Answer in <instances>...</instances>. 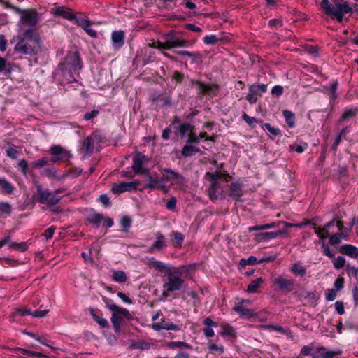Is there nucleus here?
<instances>
[{
	"label": "nucleus",
	"mask_w": 358,
	"mask_h": 358,
	"mask_svg": "<svg viewBox=\"0 0 358 358\" xmlns=\"http://www.w3.org/2000/svg\"><path fill=\"white\" fill-rule=\"evenodd\" d=\"M168 346L170 347V348H176V347H178V348H181V347H185L186 348H191V346L189 344L185 343V342H182V341H172V342H169L168 343Z\"/></svg>",
	"instance_id": "51"
},
{
	"label": "nucleus",
	"mask_w": 358,
	"mask_h": 358,
	"mask_svg": "<svg viewBox=\"0 0 358 358\" xmlns=\"http://www.w3.org/2000/svg\"><path fill=\"white\" fill-rule=\"evenodd\" d=\"M80 69V59L78 52H71L66 56L64 62L60 63L59 71L69 83H71L76 80L74 74Z\"/></svg>",
	"instance_id": "2"
},
{
	"label": "nucleus",
	"mask_w": 358,
	"mask_h": 358,
	"mask_svg": "<svg viewBox=\"0 0 358 358\" xmlns=\"http://www.w3.org/2000/svg\"><path fill=\"white\" fill-rule=\"evenodd\" d=\"M149 159L140 152H136L133 156L132 169L136 174H145L149 173V169L143 166Z\"/></svg>",
	"instance_id": "6"
},
{
	"label": "nucleus",
	"mask_w": 358,
	"mask_h": 358,
	"mask_svg": "<svg viewBox=\"0 0 358 358\" xmlns=\"http://www.w3.org/2000/svg\"><path fill=\"white\" fill-rule=\"evenodd\" d=\"M164 171L171 176L172 178L168 176L166 179L168 180H171L173 183L176 182L179 185H183L185 182V178L178 172H176L169 168L165 169Z\"/></svg>",
	"instance_id": "22"
},
{
	"label": "nucleus",
	"mask_w": 358,
	"mask_h": 358,
	"mask_svg": "<svg viewBox=\"0 0 358 358\" xmlns=\"http://www.w3.org/2000/svg\"><path fill=\"white\" fill-rule=\"evenodd\" d=\"M50 152L52 155L51 161L53 162L68 160L72 157L69 151L66 150L60 145H53L50 148Z\"/></svg>",
	"instance_id": "8"
},
{
	"label": "nucleus",
	"mask_w": 358,
	"mask_h": 358,
	"mask_svg": "<svg viewBox=\"0 0 358 358\" xmlns=\"http://www.w3.org/2000/svg\"><path fill=\"white\" fill-rule=\"evenodd\" d=\"M307 148L308 144L306 143L300 145L290 146L291 150H294L298 153H302Z\"/></svg>",
	"instance_id": "56"
},
{
	"label": "nucleus",
	"mask_w": 358,
	"mask_h": 358,
	"mask_svg": "<svg viewBox=\"0 0 358 358\" xmlns=\"http://www.w3.org/2000/svg\"><path fill=\"white\" fill-rule=\"evenodd\" d=\"M37 192L39 196V202L49 206L55 205L61 199V197L57 195L61 192L60 190L50 192L48 189H43L41 187H38Z\"/></svg>",
	"instance_id": "5"
},
{
	"label": "nucleus",
	"mask_w": 358,
	"mask_h": 358,
	"mask_svg": "<svg viewBox=\"0 0 358 358\" xmlns=\"http://www.w3.org/2000/svg\"><path fill=\"white\" fill-rule=\"evenodd\" d=\"M263 282V279L262 278H258L253 280L250 284L248 285L247 291L249 293H255L257 291L258 287Z\"/></svg>",
	"instance_id": "32"
},
{
	"label": "nucleus",
	"mask_w": 358,
	"mask_h": 358,
	"mask_svg": "<svg viewBox=\"0 0 358 358\" xmlns=\"http://www.w3.org/2000/svg\"><path fill=\"white\" fill-rule=\"evenodd\" d=\"M199 150L192 145H185L182 150V155L185 157H189L193 153L198 152Z\"/></svg>",
	"instance_id": "43"
},
{
	"label": "nucleus",
	"mask_w": 358,
	"mask_h": 358,
	"mask_svg": "<svg viewBox=\"0 0 358 358\" xmlns=\"http://www.w3.org/2000/svg\"><path fill=\"white\" fill-rule=\"evenodd\" d=\"M209 196L211 199H217L220 197L221 195V191H220V183L215 182V183H210V187H209Z\"/></svg>",
	"instance_id": "27"
},
{
	"label": "nucleus",
	"mask_w": 358,
	"mask_h": 358,
	"mask_svg": "<svg viewBox=\"0 0 358 358\" xmlns=\"http://www.w3.org/2000/svg\"><path fill=\"white\" fill-rule=\"evenodd\" d=\"M39 19V15L34 10H26L24 13L20 17V22L29 26H35Z\"/></svg>",
	"instance_id": "11"
},
{
	"label": "nucleus",
	"mask_w": 358,
	"mask_h": 358,
	"mask_svg": "<svg viewBox=\"0 0 358 358\" xmlns=\"http://www.w3.org/2000/svg\"><path fill=\"white\" fill-rule=\"evenodd\" d=\"M346 271L349 275H352L355 277H358V268L350 264L346 266Z\"/></svg>",
	"instance_id": "54"
},
{
	"label": "nucleus",
	"mask_w": 358,
	"mask_h": 358,
	"mask_svg": "<svg viewBox=\"0 0 358 358\" xmlns=\"http://www.w3.org/2000/svg\"><path fill=\"white\" fill-rule=\"evenodd\" d=\"M113 278L115 281L122 283L127 280V275L122 271H115L113 274Z\"/></svg>",
	"instance_id": "40"
},
{
	"label": "nucleus",
	"mask_w": 358,
	"mask_h": 358,
	"mask_svg": "<svg viewBox=\"0 0 358 358\" xmlns=\"http://www.w3.org/2000/svg\"><path fill=\"white\" fill-rule=\"evenodd\" d=\"M147 176V178L148 180V183L146 185V187L150 189H155V188H160L163 189L164 192H166V187L164 185H163L161 182V181L157 179L153 178L150 174V172L148 173H145Z\"/></svg>",
	"instance_id": "24"
},
{
	"label": "nucleus",
	"mask_w": 358,
	"mask_h": 358,
	"mask_svg": "<svg viewBox=\"0 0 358 358\" xmlns=\"http://www.w3.org/2000/svg\"><path fill=\"white\" fill-rule=\"evenodd\" d=\"M173 235L176 241L177 245L180 248L184 240V236L181 233L176 231L173 232Z\"/></svg>",
	"instance_id": "58"
},
{
	"label": "nucleus",
	"mask_w": 358,
	"mask_h": 358,
	"mask_svg": "<svg viewBox=\"0 0 358 358\" xmlns=\"http://www.w3.org/2000/svg\"><path fill=\"white\" fill-rule=\"evenodd\" d=\"M166 247V244L165 242V238L164 235L161 232H157L156 234V240L152 243V245L148 248V252L150 253H153L155 251H160L163 248Z\"/></svg>",
	"instance_id": "13"
},
{
	"label": "nucleus",
	"mask_w": 358,
	"mask_h": 358,
	"mask_svg": "<svg viewBox=\"0 0 358 358\" xmlns=\"http://www.w3.org/2000/svg\"><path fill=\"white\" fill-rule=\"evenodd\" d=\"M273 283L277 287L278 290L290 292L294 289V280L288 279L282 275H280L273 280Z\"/></svg>",
	"instance_id": "7"
},
{
	"label": "nucleus",
	"mask_w": 358,
	"mask_h": 358,
	"mask_svg": "<svg viewBox=\"0 0 358 358\" xmlns=\"http://www.w3.org/2000/svg\"><path fill=\"white\" fill-rule=\"evenodd\" d=\"M133 348L141 349V350H148L150 348V344L145 341H138L132 344Z\"/></svg>",
	"instance_id": "48"
},
{
	"label": "nucleus",
	"mask_w": 358,
	"mask_h": 358,
	"mask_svg": "<svg viewBox=\"0 0 358 358\" xmlns=\"http://www.w3.org/2000/svg\"><path fill=\"white\" fill-rule=\"evenodd\" d=\"M206 177H208L210 183L218 182L222 178V175L217 172L215 173H206Z\"/></svg>",
	"instance_id": "46"
},
{
	"label": "nucleus",
	"mask_w": 358,
	"mask_h": 358,
	"mask_svg": "<svg viewBox=\"0 0 358 358\" xmlns=\"http://www.w3.org/2000/svg\"><path fill=\"white\" fill-rule=\"evenodd\" d=\"M11 206L7 202H0V214L10 215Z\"/></svg>",
	"instance_id": "45"
},
{
	"label": "nucleus",
	"mask_w": 358,
	"mask_h": 358,
	"mask_svg": "<svg viewBox=\"0 0 358 358\" xmlns=\"http://www.w3.org/2000/svg\"><path fill=\"white\" fill-rule=\"evenodd\" d=\"M25 40H28L29 42L38 45L40 43V39L38 36L34 31L31 29H27L24 33V36L22 37Z\"/></svg>",
	"instance_id": "26"
},
{
	"label": "nucleus",
	"mask_w": 358,
	"mask_h": 358,
	"mask_svg": "<svg viewBox=\"0 0 358 358\" xmlns=\"http://www.w3.org/2000/svg\"><path fill=\"white\" fill-rule=\"evenodd\" d=\"M106 307L113 312L111 322L116 334H120V325L124 319L130 320L131 315L126 308L115 305L110 299L105 301Z\"/></svg>",
	"instance_id": "4"
},
{
	"label": "nucleus",
	"mask_w": 358,
	"mask_h": 358,
	"mask_svg": "<svg viewBox=\"0 0 358 358\" xmlns=\"http://www.w3.org/2000/svg\"><path fill=\"white\" fill-rule=\"evenodd\" d=\"M83 29L91 37H97V32L94 29L91 28V22L86 27H85Z\"/></svg>",
	"instance_id": "59"
},
{
	"label": "nucleus",
	"mask_w": 358,
	"mask_h": 358,
	"mask_svg": "<svg viewBox=\"0 0 358 358\" xmlns=\"http://www.w3.org/2000/svg\"><path fill=\"white\" fill-rule=\"evenodd\" d=\"M337 88V83H334L331 84L329 87H327V90L329 92V95L332 99H335L336 98V90Z\"/></svg>",
	"instance_id": "61"
},
{
	"label": "nucleus",
	"mask_w": 358,
	"mask_h": 358,
	"mask_svg": "<svg viewBox=\"0 0 358 358\" xmlns=\"http://www.w3.org/2000/svg\"><path fill=\"white\" fill-rule=\"evenodd\" d=\"M276 238V235L273 234V231L261 232L255 234V239L257 241Z\"/></svg>",
	"instance_id": "33"
},
{
	"label": "nucleus",
	"mask_w": 358,
	"mask_h": 358,
	"mask_svg": "<svg viewBox=\"0 0 358 358\" xmlns=\"http://www.w3.org/2000/svg\"><path fill=\"white\" fill-rule=\"evenodd\" d=\"M164 39H165V41L164 42H161V41H158L156 42H153L152 43H149L148 45V46L149 48H157V49H159L161 50L172 49L171 33L166 34L164 36Z\"/></svg>",
	"instance_id": "15"
},
{
	"label": "nucleus",
	"mask_w": 358,
	"mask_h": 358,
	"mask_svg": "<svg viewBox=\"0 0 358 358\" xmlns=\"http://www.w3.org/2000/svg\"><path fill=\"white\" fill-rule=\"evenodd\" d=\"M15 351H19L21 352L22 354L28 355V356H34L37 357H45V358H50L46 355L42 354L41 352H33L28 350H25L21 348H17L14 350Z\"/></svg>",
	"instance_id": "37"
},
{
	"label": "nucleus",
	"mask_w": 358,
	"mask_h": 358,
	"mask_svg": "<svg viewBox=\"0 0 358 358\" xmlns=\"http://www.w3.org/2000/svg\"><path fill=\"white\" fill-rule=\"evenodd\" d=\"M250 88L252 90V92H255L257 95L262 94L264 93L267 90V85L265 84H252Z\"/></svg>",
	"instance_id": "35"
},
{
	"label": "nucleus",
	"mask_w": 358,
	"mask_h": 358,
	"mask_svg": "<svg viewBox=\"0 0 358 358\" xmlns=\"http://www.w3.org/2000/svg\"><path fill=\"white\" fill-rule=\"evenodd\" d=\"M176 53L181 56H187L192 59V62H196L197 59L201 57V54L200 52H191L186 50L177 51Z\"/></svg>",
	"instance_id": "34"
},
{
	"label": "nucleus",
	"mask_w": 358,
	"mask_h": 358,
	"mask_svg": "<svg viewBox=\"0 0 358 358\" xmlns=\"http://www.w3.org/2000/svg\"><path fill=\"white\" fill-rule=\"evenodd\" d=\"M52 13L55 15L62 16L64 18L69 20H73L74 18V15L71 12V10L69 8H66L65 7L55 8L52 10Z\"/></svg>",
	"instance_id": "23"
},
{
	"label": "nucleus",
	"mask_w": 358,
	"mask_h": 358,
	"mask_svg": "<svg viewBox=\"0 0 358 358\" xmlns=\"http://www.w3.org/2000/svg\"><path fill=\"white\" fill-rule=\"evenodd\" d=\"M14 49L15 52L31 55L36 52V45H33L24 38L19 37V41L16 43Z\"/></svg>",
	"instance_id": "10"
},
{
	"label": "nucleus",
	"mask_w": 358,
	"mask_h": 358,
	"mask_svg": "<svg viewBox=\"0 0 358 358\" xmlns=\"http://www.w3.org/2000/svg\"><path fill=\"white\" fill-rule=\"evenodd\" d=\"M120 224L122 228L127 230L129 228H130L131 224V218L127 215L124 216L120 221Z\"/></svg>",
	"instance_id": "52"
},
{
	"label": "nucleus",
	"mask_w": 358,
	"mask_h": 358,
	"mask_svg": "<svg viewBox=\"0 0 358 358\" xmlns=\"http://www.w3.org/2000/svg\"><path fill=\"white\" fill-rule=\"evenodd\" d=\"M342 238L347 239L348 235L343 232L336 233L329 238V243L332 245H337L341 242Z\"/></svg>",
	"instance_id": "30"
},
{
	"label": "nucleus",
	"mask_w": 358,
	"mask_h": 358,
	"mask_svg": "<svg viewBox=\"0 0 358 358\" xmlns=\"http://www.w3.org/2000/svg\"><path fill=\"white\" fill-rule=\"evenodd\" d=\"M341 350H327L324 347L317 348V351L312 353L313 358H334L335 356L341 354Z\"/></svg>",
	"instance_id": "12"
},
{
	"label": "nucleus",
	"mask_w": 358,
	"mask_h": 358,
	"mask_svg": "<svg viewBox=\"0 0 358 358\" xmlns=\"http://www.w3.org/2000/svg\"><path fill=\"white\" fill-rule=\"evenodd\" d=\"M290 271L294 275L300 277H303L306 274V269L300 262H297L292 264Z\"/></svg>",
	"instance_id": "25"
},
{
	"label": "nucleus",
	"mask_w": 358,
	"mask_h": 358,
	"mask_svg": "<svg viewBox=\"0 0 358 358\" xmlns=\"http://www.w3.org/2000/svg\"><path fill=\"white\" fill-rule=\"evenodd\" d=\"M150 264L155 268H157V269H164L165 270V274H167L168 273V268H174L173 266H168L166 264H165L164 263L160 262V261H158V260H156L155 259H150Z\"/></svg>",
	"instance_id": "38"
},
{
	"label": "nucleus",
	"mask_w": 358,
	"mask_h": 358,
	"mask_svg": "<svg viewBox=\"0 0 358 358\" xmlns=\"http://www.w3.org/2000/svg\"><path fill=\"white\" fill-rule=\"evenodd\" d=\"M218 41V38L215 35L206 36L203 38V42L207 45H214Z\"/></svg>",
	"instance_id": "53"
},
{
	"label": "nucleus",
	"mask_w": 358,
	"mask_h": 358,
	"mask_svg": "<svg viewBox=\"0 0 358 358\" xmlns=\"http://www.w3.org/2000/svg\"><path fill=\"white\" fill-rule=\"evenodd\" d=\"M125 34L123 31H115L111 34V40L115 49H120L124 43Z\"/></svg>",
	"instance_id": "16"
},
{
	"label": "nucleus",
	"mask_w": 358,
	"mask_h": 358,
	"mask_svg": "<svg viewBox=\"0 0 358 358\" xmlns=\"http://www.w3.org/2000/svg\"><path fill=\"white\" fill-rule=\"evenodd\" d=\"M243 195L241 186L238 182H232L229 187V196L235 201H239Z\"/></svg>",
	"instance_id": "19"
},
{
	"label": "nucleus",
	"mask_w": 358,
	"mask_h": 358,
	"mask_svg": "<svg viewBox=\"0 0 358 358\" xmlns=\"http://www.w3.org/2000/svg\"><path fill=\"white\" fill-rule=\"evenodd\" d=\"M221 334L222 336H234L235 335V330L232 327L225 324L222 327Z\"/></svg>",
	"instance_id": "47"
},
{
	"label": "nucleus",
	"mask_w": 358,
	"mask_h": 358,
	"mask_svg": "<svg viewBox=\"0 0 358 358\" xmlns=\"http://www.w3.org/2000/svg\"><path fill=\"white\" fill-rule=\"evenodd\" d=\"M283 116L289 127H293L295 124L294 114L289 110H285L283 111Z\"/></svg>",
	"instance_id": "39"
},
{
	"label": "nucleus",
	"mask_w": 358,
	"mask_h": 358,
	"mask_svg": "<svg viewBox=\"0 0 358 358\" xmlns=\"http://www.w3.org/2000/svg\"><path fill=\"white\" fill-rule=\"evenodd\" d=\"M90 313L94 320L102 328H106L108 326V321L101 317L96 315L93 309L90 310Z\"/></svg>",
	"instance_id": "36"
},
{
	"label": "nucleus",
	"mask_w": 358,
	"mask_h": 358,
	"mask_svg": "<svg viewBox=\"0 0 358 358\" xmlns=\"http://www.w3.org/2000/svg\"><path fill=\"white\" fill-rule=\"evenodd\" d=\"M357 111H358V110L357 108H352L346 109L343 112V113L341 116V118L343 120H349V119L353 117L354 116H355L356 114L357 113Z\"/></svg>",
	"instance_id": "42"
},
{
	"label": "nucleus",
	"mask_w": 358,
	"mask_h": 358,
	"mask_svg": "<svg viewBox=\"0 0 358 358\" xmlns=\"http://www.w3.org/2000/svg\"><path fill=\"white\" fill-rule=\"evenodd\" d=\"M10 248L15 249L20 251H25L27 249V245L24 242L22 243H10Z\"/></svg>",
	"instance_id": "50"
},
{
	"label": "nucleus",
	"mask_w": 358,
	"mask_h": 358,
	"mask_svg": "<svg viewBox=\"0 0 358 358\" xmlns=\"http://www.w3.org/2000/svg\"><path fill=\"white\" fill-rule=\"evenodd\" d=\"M340 252L352 258L358 257V248L350 245L345 244L340 248Z\"/></svg>",
	"instance_id": "20"
},
{
	"label": "nucleus",
	"mask_w": 358,
	"mask_h": 358,
	"mask_svg": "<svg viewBox=\"0 0 358 358\" xmlns=\"http://www.w3.org/2000/svg\"><path fill=\"white\" fill-rule=\"evenodd\" d=\"M244 301L242 300L241 301L235 304V306L233 308V310L239 314L241 317H246L249 318L254 315V313L252 310L248 308H245L243 306V302Z\"/></svg>",
	"instance_id": "18"
},
{
	"label": "nucleus",
	"mask_w": 358,
	"mask_h": 358,
	"mask_svg": "<svg viewBox=\"0 0 358 358\" xmlns=\"http://www.w3.org/2000/svg\"><path fill=\"white\" fill-rule=\"evenodd\" d=\"M73 20H75V22H76V24L80 26V27H82L83 29H84L85 27H86L90 22V21L83 17H76L74 15V18Z\"/></svg>",
	"instance_id": "49"
},
{
	"label": "nucleus",
	"mask_w": 358,
	"mask_h": 358,
	"mask_svg": "<svg viewBox=\"0 0 358 358\" xmlns=\"http://www.w3.org/2000/svg\"><path fill=\"white\" fill-rule=\"evenodd\" d=\"M336 8L331 6L329 0H322L321 6L327 15H332L338 22L343 21L344 14L351 13L352 8L346 1H338V0H332Z\"/></svg>",
	"instance_id": "3"
},
{
	"label": "nucleus",
	"mask_w": 358,
	"mask_h": 358,
	"mask_svg": "<svg viewBox=\"0 0 358 358\" xmlns=\"http://www.w3.org/2000/svg\"><path fill=\"white\" fill-rule=\"evenodd\" d=\"M182 273L179 267L168 268V273L162 276V296H168L170 292L179 291L185 287V280L181 278Z\"/></svg>",
	"instance_id": "1"
},
{
	"label": "nucleus",
	"mask_w": 358,
	"mask_h": 358,
	"mask_svg": "<svg viewBox=\"0 0 358 358\" xmlns=\"http://www.w3.org/2000/svg\"><path fill=\"white\" fill-rule=\"evenodd\" d=\"M333 259V264L336 269H341L345 266V259L343 257L339 256L336 258L334 257Z\"/></svg>",
	"instance_id": "44"
},
{
	"label": "nucleus",
	"mask_w": 358,
	"mask_h": 358,
	"mask_svg": "<svg viewBox=\"0 0 358 358\" xmlns=\"http://www.w3.org/2000/svg\"><path fill=\"white\" fill-rule=\"evenodd\" d=\"M0 187L8 194L13 191L12 185L5 178H0Z\"/></svg>",
	"instance_id": "41"
},
{
	"label": "nucleus",
	"mask_w": 358,
	"mask_h": 358,
	"mask_svg": "<svg viewBox=\"0 0 358 358\" xmlns=\"http://www.w3.org/2000/svg\"><path fill=\"white\" fill-rule=\"evenodd\" d=\"M139 185L140 181L138 180H134L128 182H122L120 183L114 184L111 190L115 194H119L127 191L136 189Z\"/></svg>",
	"instance_id": "9"
},
{
	"label": "nucleus",
	"mask_w": 358,
	"mask_h": 358,
	"mask_svg": "<svg viewBox=\"0 0 358 358\" xmlns=\"http://www.w3.org/2000/svg\"><path fill=\"white\" fill-rule=\"evenodd\" d=\"M48 162V160L47 158L43 157L41 159H39L38 160H36L33 162V166L35 168H41L47 164Z\"/></svg>",
	"instance_id": "55"
},
{
	"label": "nucleus",
	"mask_w": 358,
	"mask_h": 358,
	"mask_svg": "<svg viewBox=\"0 0 358 358\" xmlns=\"http://www.w3.org/2000/svg\"><path fill=\"white\" fill-rule=\"evenodd\" d=\"M15 315L24 316V315H31V312L27 308H19L16 309V310L13 313Z\"/></svg>",
	"instance_id": "62"
},
{
	"label": "nucleus",
	"mask_w": 358,
	"mask_h": 358,
	"mask_svg": "<svg viewBox=\"0 0 358 358\" xmlns=\"http://www.w3.org/2000/svg\"><path fill=\"white\" fill-rule=\"evenodd\" d=\"M191 129V125L189 123H183L179 126V132L182 136H184Z\"/></svg>",
	"instance_id": "57"
},
{
	"label": "nucleus",
	"mask_w": 358,
	"mask_h": 358,
	"mask_svg": "<svg viewBox=\"0 0 358 358\" xmlns=\"http://www.w3.org/2000/svg\"><path fill=\"white\" fill-rule=\"evenodd\" d=\"M256 94L255 92H252L251 89H249V92L246 96V99L250 103H255L257 102V98L256 96Z\"/></svg>",
	"instance_id": "64"
},
{
	"label": "nucleus",
	"mask_w": 358,
	"mask_h": 358,
	"mask_svg": "<svg viewBox=\"0 0 358 358\" xmlns=\"http://www.w3.org/2000/svg\"><path fill=\"white\" fill-rule=\"evenodd\" d=\"M335 224V220H332L328 223L325 224V226L322 228H317L315 224H313V229H315V233L317 234V236L322 238L324 239L329 235V229L333 227Z\"/></svg>",
	"instance_id": "17"
},
{
	"label": "nucleus",
	"mask_w": 358,
	"mask_h": 358,
	"mask_svg": "<svg viewBox=\"0 0 358 358\" xmlns=\"http://www.w3.org/2000/svg\"><path fill=\"white\" fill-rule=\"evenodd\" d=\"M243 120H244L248 124L252 126L255 123L257 122V120L255 117H250L246 113H243L242 115Z\"/></svg>",
	"instance_id": "60"
},
{
	"label": "nucleus",
	"mask_w": 358,
	"mask_h": 358,
	"mask_svg": "<svg viewBox=\"0 0 358 358\" xmlns=\"http://www.w3.org/2000/svg\"><path fill=\"white\" fill-rule=\"evenodd\" d=\"M264 130L268 131V135L271 138L281 135V131L278 127H272L269 123H264L262 126Z\"/></svg>",
	"instance_id": "28"
},
{
	"label": "nucleus",
	"mask_w": 358,
	"mask_h": 358,
	"mask_svg": "<svg viewBox=\"0 0 358 358\" xmlns=\"http://www.w3.org/2000/svg\"><path fill=\"white\" fill-rule=\"evenodd\" d=\"M172 48L177 47H186L189 44V41L184 39H180L171 34Z\"/></svg>",
	"instance_id": "31"
},
{
	"label": "nucleus",
	"mask_w": 358,
	"mask_h": 358,
	"mask_svg": "<svg viewBox=\"0 0 358 358\" xmlns=\"http://www.w3.org/2000/svg\"><path fill=\"white\" fill-rule=\"evenodd\" d=\"M197 85V90L199 94L202 93H213L215 91L217 90V85L211 84V85H205L200 81H194V82Z\"/></svg>",
	"instance_id": "21"
},
{
	"label": "nucleus",
	"mask_w": 358,
	"mask_h": 358,
	"mask_svg": "<svg viewBox=\"0 0 358 358\" xmlns=\"http://www.w3.org/2000/svg\"><path fill=\"white\" fill-rule=\"evenodd\" d=\"M336 290L334 289H331L328 290V292L326 294V299L329 301H334L336 297Z\"/></svg>",
	"instance_id": "63"
},
{
	"label": "nucleus",
	"mask_w": 358,
	"mask_h": 358,
	"mask_svg": "<svg viewBox=\"0 0 358 358\" xmlns=\"http://www.w3.org/2000/svg\"><path fill=\"white\" fill-rule=\"evenodd\" d=\"M103 218V217L101 214L92 212L87 215V220L90 223L96 224L98 227Z\"/></svg>",
	"instance_id": "29"
},
{
	"label": "nucleus",
	"mask_w": 358,
	"mask_h": 358,
	"mask_svg": "<svg viewBox=\"0 0 358 358\" xmlns=\"http://www.w3.org/2000/svg\"><path fill=\"white\" fill-rule=\"evenodd\" d=\"M152 329L155 331H160L162 329L178 331L180 329V327L177 324H174L171 322H169L168 321H166L165 320L162 319L159 322L152 324Z\"/></svg>",
	"instance_id": "14"
}]
</instances>
